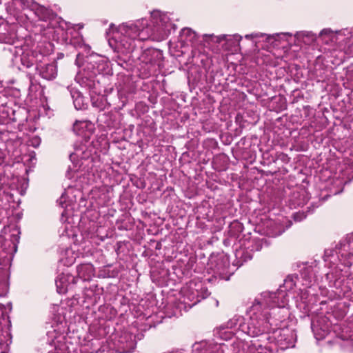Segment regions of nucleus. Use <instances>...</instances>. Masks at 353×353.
I'll return each mask as SVG.
<instances>
[{"label":"nucleus","instance_id":"f257e3e1","mask_svg":"<svg viewBox=\"0 0 353 353\" xmlns=\"http://www.w3.org/2000/svg\"><path fill=\"white\" fill-rule=\"evenodd\" d=\"M286 302V292L283 290L261 293L250 307V319L243 326V331L251 337L269 333L272 325H276L277 322L281 321V317H272V314L284 307Z\"/></svg>","mask_w":353,"mask_h":353},{"label":"nucleus","instance_id":"f03ea898","mask_svg":"<svg viewBox=\"0 0 353 353\" xmlns=\"http://www.w3.org/2000/svg\"><path fill=\"white\" fill-rule=\"evenodd\" d=\"M143 22V19H141L135 22L123 23L115 28L111 25L112 36L110 44L114 42L115 50L123 54L132 52L137 39L143 41L150 38V33L145 31L146 23Z\"/></svg>","mask_w":353,"mask_h":353},{"label":"nucleus","instance_id":"7ed1b4c3","mask_svg":"<svg viewBox=\"0 0 353 353\" xmlns=\"http://www.w3.org/2000/svg\"><path fill=\"white\" fill-rule=\"evenodd\" d=\"M145 31L150 33V38L152 39H163L170 34L172 30L176 29V26L173 24L169 16L161 12L160 11H154L151 13V23L152 28L148 27L147 21L144 19Z\"/></svg>","mask_w":353,"mask_h":353},{"label":"nucleus","instance_id":"20e7f679","mask_svg":"<svg viewBox=\"0 0 353 353\" xmlns=\"http://www.w3.org/2000/svg\"><path fill=\"white\" fill-rule=\"evenodd\" d=\"M139 59L146 74L150 75L161 65L163 54L159 50L148 48L142 52Z\"/></svg>","mask_w":353,"mask_h":353},{"label":"nucleus","instance_id":"39448f33","mask_svg":"<svg viewBox=\"0 0 353 353\" xmlns=\"http://www.w3.org/2000/svg\"><path fill=\"white\" fill-rule=\"evenodd\" d=\"M273 338L276 345L281 350H286L294 346V337L292 331L288 329H280L274 331L272 336L267 337L270 340Z\"/></svg>","mask_w":353,"mask_h":353},{"label":"nucleus","instance_id":"423d86ee","mask_svg":"<svg viewBox=\"0 0 353 353\" xmlns=\"http://www.w3.org/2000/svg\"><path fill=\"white\" fill-rule=\"evenodd\" d=\"M143 335L135 336L131 332H125L119 338V347L122 353H130L132 352L137 345V339L141 340Z\"/></svg>","mask_w":353,"mask_h":353},{"label":"nucleus","instance_id":"0eeeda50","mask_svg":"<svg viewBox=\"0 0 353 353\" xmlns=\"http://www.w3.org/2000/svg\"><path fill=\"white\" fill-rule=\"evenodd\" d=\"M336 253L345 259L353 256V233L348 234L336 245Z\"/></svg>","mask_w":353,"mask_h":353},{"label":"nucleus","instance_id":"6e6552de","mask_svg":"<svg viewBox=\"0 0 353 353\" xmlns=\"http://www.w3.org/2000/svg\"><path fill=\"white\" fill-rule=\"evenodd\" d=\"M36 69L39 74L46 80H52L57 75V68L54 63L37 65Z\"/></svg>","mask_w":353,"mask_h":353},{"label":"nucleus","instance_id":"1a4fd4ad","mask_svg":"<svg viewBox=\"0 0 353 353\" xmlns=\"http://www.w3.org/2000/svg\"><path fill=\"white\" fill-rule=\"evenodd\" d=\"M345 36V32L341 31L334 32L330 28L322 30L319 34V37L325 43H329V42L341 43Z\"/></svg>","mask_w":353,"mask_h":353},{"label":"nucleus","instance_id":"9d476101","mask_svg":"<svg viewBox=\"0 0 353 353\" xmlns=\"http://www.w3.org/2000/svg\"><path fill=\"white\" fill-rule=\"evenodd\" d=\"M92 151L85 144L81 143L76 146L74 151L70 155L71 161L77 159H88L92 155Z\"/></svg>","mask_w":353,"mask_h":353},{"label":"nucleus","instance_id":"9b49d317","mask_svg":"<svg viewBox=\"0 0 353 353\" xmlns=\"http://www.w3.org/2000/svg\"><path fill=\"white\" fill-rule=\"evenodd\" d=\"M77 274L83 281H90L94 275V268L91 263L81 264L77 268Z\"/></svg>","mask_w":353,"mask_h":353},{"label":"nucleus","instance_id":"f8f14e48","mask_svg":"<svg viewBox=\"0 0 353 353\" xmlns=\"http://www.w3.org/2000/svg\"><path fill=\"white\" fill-rule=\"evenodd\" d=\"M339 43V48L348 56L353 57V32L345 34L343 41Z\"/></svg>","mask_w":353,"mask_h":353},{"label":"nucleus","instance_id":"ddd939ff","mask_svg":"<svg viewBox=\"0 0 353 353\" xmlns=\"http://www.w3.org/2000/svg\"><path fill=\"white\" fill-rule=\"evenodd\" d=\"M71 97L73 100L74 108L77 110H82L85 108L84 98L81 93L72 88H68Z\"/></svg>","mask_w":353,"mask_h":353},{"label":"nucleus","instance_id":"4468645a","mask_svg":"<svg viewBox=\"0 0 353 353\" xmlns=\"http://www.w3.org/2000/svg\"><path fill=\"white\" fill-rule=\"evenodd\" d=\"M31 10L34 11L35 14L41 21H47L52 15L50 10L36 3H34Z\"/></svg>","mask_w":353,"mask_h":353},{"label":"nucleus","instance_id":"2eb2a0df","mask_svg":"<svg viewBox=\"0 0 353 353\" xmlns=\"http://www.w3.org/2000/svg\"><path fill=\"white\" fill-rule=\"evenodd\" d=\"M294 37L297 40L303 41L305 43H309L316 39V35L310 31L296 32Z\"/></svg>","mask_w":353,"mask_h":353},{"label":"nucleus","instance_id":"dca6fc26","mask_svg":"<svg viewBox=\"0 0 353 353\" xmlns=\"http://www.w3.org/2000/svg\"><path fill=\"white\" fill-rule=\"evenodd\" d=\"M181 37L186 41H190L193 44H195L196 34L192 29L188 28H185L181 30Z\"/></svg>","mask_w":353,"mask_h":353},{"label":"nucleus","instance_id":"f3484780","mask_svg":"<svg viewBox=\"0 0 353 353\" xmlns=\"http://www.w3.org/2000/svg\"><path fill=\"white\" fill-rule=\"evenodd\" d=\"M312 331L316 338V339L320 340L325 337L329 331V327L327 325L324 326L323 327H319V324H312Z\"/></svg>","mask_w":353,"mask_h":353},{"label":"nucleus","instance_id":"a211bd4d","mask_svg":"<svg viewBox=\"0 0 353 353\" xmlns=\"http://www.w3.org/2000/svg\"><path fill=\"white\" fill-rule=\"evenodd\" d=\"M21 62L26 68H30L34 62V57L29 52H23L21 57Z\"/></svg>","mask_w":353,"mask_h":353},{"label":"nucleus","instance_id":"6ab92c4d","mask_svg":"<svg viewBox=\"0 0 353 353\" xmlns=\"http://www.w3.org/2000/svg\"><path fill=\"white\" fill-rule=\"evenodd\" d=\"M192 285V283H190L189 289L185 292V296L187 297V299L190 300L191 302H192L191 306L195 305L196 303L200 301L197 291L195 292H191L190 294H188L189 291L190 292L192 290H193Z\"/></svg>","mask_w":353,"mask_h":353},{"label":"nucleus","instance_id":"aec40b11","mask_svg":"<svg viewBox=\"0 0 353 353\" xmlns=\"http://www.w3.org/2000/svg\"><path fill=\"white\" fill-rule=\"evenodd\" d=\"M15 6H19L21 9H32L35 2L33 0H13Z\"/></svg>","mask_w":353,"mask_h":353},{"label":"nucleus","instance_id":"412c9836","mask_svg":"<svg viewBox=\"0 0 353 353\" xmlns=\"http://www.w3.org/2000/svg\"><path fill=\"white\" fill-rule=\"evenodd\" d=\"M305 217H306V215L303 212H296V213L294 214V215H293V219L296 222L303 221L304 219H305Z\"/></svg>","mask_w":353,"mask_h":353},{"label":"nucleus","instance_id":"4be33fe9","mask_svg":"<svg viewBox=\"0 0 353 353\" xmlns=\"http://www.w3.org/2000/svg\"><path fill=\"white\" fill-rule=\"evenodd\" d=\"M258 353H273L272 350L268 347H263L261 345H259L257 348Z\"/></svg>","mask_w":353,"mask_h":353},{"label":"nucleus","instance_id":"5701e85b","mask_svg":"<svg viewBox=\"0 0 353 353\" xmlns=\"http://www.w3.org/2000/svg\"><path fill=\"white\" fill-rule=\"evenodd\" d=\"M245 254V256H243V259H242V260H243V261H248V260H249V259H252V256L248 254V252H243V251H242V250H239V251H237V252H236V256L238 257V256H239V254Z\"/></svg>","mask_w":353,"mask_h":353},{"label":"nucleus","instance_id":"b1692460","mask_svg":"<svg viewBox=\"0 0 353 353\" xmlns=\"http://www.w3.org/2000/svg\"><path fill=\"white\" fill-rule=\"evenodd\" d=\"M279 158L280 159H281L282 161L285 162V163L288 162V161H289V158H288V155H286L285 154H283V153H281L279 156Z\"/></svg>","mask_w":353,"mask_h":353},{"label":"nucleus","instance_id":"393cba45","mask_svg":"<svg viewBox=\"0 0 353 353\" xmlns=\"http://www.w3.org/2000/svg\"><path fill=\"white\" fill-rule=\"evenodd\" d=\"M262 36H263V34H251L245 35V38L250 39V38H254V37H260Z\"/></svg>","mask_w":353,"mask_h":353},{"label":"nucleus","instance_id":"a878e982","mask_svg":"<svg viewBox=\"0 0 353 353\" xmlns=\"http://www.w3.org/2000/svg\"><path fill=\"white\" fill-rule=\"evenodd\" d=\"M346 345L350 347L351 351H353V339L347 341Z\"/></svg>","mask_w":353,"mask_h":353},{"label":"nucleus","instance_id":"bb28decb","mask_svg":"<svg viewBox=\"0 0 353 353\" xmlns=\"http://www.w3.org/2000/svg\"><path fill=\"white\" fill-rule=\"evenodd\" d=\"M228 37H231V36H228V35H225V34L221 35V36L217 37V41L219 42V41H221V39H225V40L228 41L229 39H228Z\"/></svg>","mask_w":353,"mask_h":353},{"label":"nucleus","instance_id":"cd10ccee","mask_svg":"<svg viewBox=\"0 0 353 353\" xmlns=\"http://www.w3.org/2000/svg\"><path fill=\"white\" fill-rule=\"evenodd\" d=\"M233 39H234L235 42H236L237 43H239V41H241V37L240 35H238V34H235L233 36Z\"/></svg>","mask_w":353,"mask_h":353},{"label":"nucleus","instance_id":"c85d7f7f","mask_svg":"<svg viewBox=\"0 0 353 353\" xmlns=\"http://www.w3.org/2000/svg\"><path fill=\"white\" fill-rule=\"evenodd\" d=\"M3 152L0 150V165L3 162Z\"/></svg>","mask_w":353,"mask_h":353},{"label":"nucleus","instance_id":"c756f323","mask_svg":"<svg viewBox=\"0 0 353 353\" xmlns=\"http://www.w3.org/2000/svg\"><path fill=\"white\" fill-rule=\"evenodd\" d=\"M261 249V244L257 245V248H256V250L259 251V250H260Z\"/></svg>","mask_w":353,"mask_h":353}]
</instances>
